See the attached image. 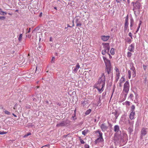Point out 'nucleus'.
<instances>
[{"instance_id":"1","label":"nucleus","mask_w":148,"mask_h":148,"mask_svg":"<svg viewBox=\"0 0 148 148\" xmlns=\"http://www.w3.org/2000/svg\"><path fill=\"white\" fill-rule=\"evenodd\" d=\"M105 77L104 74L102 73L101 77L99 78L98 83L96 85V88L100 92L103 90V88L105 86Z\"/></svg>"},{"instance_id":"2","label":"nucleus","mask_w":148,"mask_h":148,"mask_svg":"<svg viewBox=\"0 0 148 148\" xmlns=\"http://www.w3.org/2000/svg\"><path fill=\"white\" fill-rule=\"evenodd\" d=\"M103 58L106 66L105 72H107L108 74H109L110 73L112 69V66L110 61L104 56H103Z\"/></svg>"},{"instance_id":"3","label":"nucleus","mask_w":148,"mask_h":148,"mask_svg":"<svg viewBox=\"0 0 148 148\" xmlns=\"http://www.w3.org/2000/svg\"><path fill=\"white\" fill-rule=\"evenodd\" d=\"M132 3L133 4V6L134 7L133 10L134 11L135 10H139L140 7V3L137 1L135 3L132 2Z\"/></svg>"},{"instance_id":"4","label":"nucleus","mask_w":148,"mask_h":148,"mask_svg":"<svg viewBox=\"0 0 148 148\" xmlns=\"http://www.w3.org/2000/svg\"><path fill=\"white\" fill-rule=\"evenodd\" d=\"M130 88V85L129 82L128 81H127L124 85V88L123 90V91H125L127 92L129 91Z\"/></svg>"},{"instance_id":"5","label":"nucleus","mask_w":148,"mask_h":148,"mask_svg":"<svg viewBox=\"0 0 148 148\" xmlns=\"http://www.w3.org/2000/svg\"><path fill=\"white\" fill-rule=\"evenodd\" d=\"M129 24L128 23V16L127 15L125 17V23L124 25V30L125 31L127 29Z\"/></svg>"},{"instance_id":"6","label":"nucleus","mask_w":148,"mask_h":148,"mask_svg":"<svg viewBox=\"0 0 148 148\" xmlns=\"http://www.w3.org/2000/svg\"><path fill=\"white\" fill-rule=\"evenodd\" d=\"M99 137L95 140V141L96 143L98 142H102L103 141V139L102 137V133L101 132L99 133Z\"/></svg>"},{"instance_id":"7","label":"nucleus","mask_w":148,"mask_h":148,"mask_svg":"<svg viewBox=\"0 0 148 148\" xmlns=\"http://www.w3.org/2000/svg\"><path fill=\"white\" fill-rule=\"evenodd\" d=\"M102 45H103L104 50H106L107 51V53L109 52L110 49L109 44V43H103Z\"/></svg>"},{"instance_id":"8","label":"nucleus","mask_w":148,"mask_h":148,"mask_svg":"<svg viewBox=\"0 0 148 148\" xmlns=\"http://www.w3.org/2000/svg\"><path fill=\"white\" fill-rule=\"evenodd\" d=\"M114 131L117 133L119 135H120L121 134V132L120 130V128L119 125H115L114 127Z\"/></svg>"},{"instance_id":"9","label":"nucleus","mask_w":148,"mask_h":148,"mask_svg":"<svg viewBox=\"0 0 148 148\" xmlns=\"http://www.w3.org/2000/svg\"><path fill=\"white\" fill-rule=\"evenodd\" d=\"M80 66L78 63L76 65L75 67H73V72L74 73L77 72L78 69L79 68Z\"/></svg>"},{"instance_id":"10","label":"nucleus","mask_w":148,"mask_h":148,"mask_svg":"<svg viewBox=\"0 0 148 148\" xmlns=\"http://www.w3.org/2000/svg\"><path fill=\"white\" fill-rule=\"evenodd\" d=\"M147 128H143L141 131V135L142 136H144L147 134Z\"/></svg>"},{"instance_id":"11","label":"nucleus","mask_w":148,"mask_h":148,"mask_svg":"<svg viewBox=\"0 0 148 148\" xmlns=\"http://www.w3.org/2000/svg\"><path fill=\"white\" fill-rule=\"evenodd\" d=\"M130 70L132 71V76L133 77H134L136 76L135 69L133 66V64H132V66L130 68Z\"/></svg>"},{"instance_id":"12","label":"nucleus","mask_w":148,"mask_h":148,"mask_svg":"<svg viewBox=\"0 0 148 148\" xmlns=\"http://www.w3.org/2000/svg\"><path fill=\"white\" fill-rule=\"evenodd\" d=\"M67 123L65 121H63L60 123L56 125L57 127L64 126L66 125Z\"/></svg>"},{"instance_id":"13","label":"nucleus","mask_w":148,"mask_h":148,"mask_svg":"<svg viewBox=\"0 0 148 148\" xmlns=\"http://www.w3.org/2000/svg\"><path fill=\"white\" fill-rule=\"evenodd\" d=\"M110 36H101V39L104 41H106L108 40L110 38Z\"/></svg>"},{"instance_id":"14","label":"nucleus","mask_w":148,"mask_h":148,"mask_svg":"<svg viewBox=\"0 0 148 148\" xmlns=\"http://www.w3.org/2000/svg\"><path fill=\"white\" fill-rule=\"evenodd\" d=\"M100 127L103 131H104L105 130H106L108 128V127L105 123L102 124L101 125Z\"/></svg>"},{"instance_id":"15","label":"nucleus","mask_w":148,"mask_h":148,"mask_svg":"<svg viewBox=\"0 0 148 148\" xmlns=\"http://www.w3.org/2000/svg\"><path fill=\"white\" fill-rule=\"evenodd\" d=\"M135 113V112H131L130 115V118L131 120H132L134 119V116Z\"/></svg>"},{"instance_id":"16","label":"nucleus","mask_w":148,"mask_h":148,"mask_svg":"<svg viewBox=\"0 0 148 148\" xmlns=\"http://www.w3.org/2000/svg\"><path fill=\"white\" fill-rule=\"evenodd\" d=\"M125 79L123 77H122L120 80L119 86L120 87H121L122 86V84L125 81Z\"/></svg>"},{"instance_id":"17","label":"nucleus","mask_w":148,"mask_h":148,"mask_svg":"<svg viewBox=\"0 0 148 148\" xmlns=\"http://www.w3.org/2000/svg\"><path fill=\"white\" fill-rule=\"evenodd\" d=\"M134 23V21L133 18H132L130 19V26L131 28L133 25Z\"/></svg>"},{"instance_id":"18","label":"nucleus","mask_w":148,"mask_h":148,"mask_svg":"<svg viewBox=\"0 0 148 148\" xmlns=\"http://www.w3.org/2000/svg\"><path fill=\"white\" fill-rule=\"evenodd\" d=\"M88 132V129H86L83 131L82 132V134L84 136H85L87 133Z\"/></svg>"},{"instance_id":"19","label":"nucleus","mask_w":148,"mask_h":148,"mask_svg":"<svg viewBox=\"0 0 148 148\" xmlns=\"http://www.w3.org/2000/svg\"><path fill=\"white\" fill-rule=\"evenodd\" d=\"M133 131V129L132 127H130L128 128V131L129 133L130 134Z\"/></svg>"},{"instance_id":"20","label":"nucleus","mask_w":148,"mask_h":148,"mask_svg":"<svg viewBox=\"0 0 148 148\" xmlns=\"http://www.w3.org/2000/svg\"><path fill=\"white\" fill-rule=\"evenodd\" d=\"M91 111V109H89L88 110H87L85 112V115H87L89 114Z\"/></svg>"},{"instance_id":"21","label":"nucleus","mask_w":148,"mask_h":148,"mask_svg":"<svg viewBox=\"0 0 148 148\" xmlns=\"http://www.w3.org/2000/svg\"><path fill=\"white\" fill-rule=\"evenodd\" d=\"M119 74H120V73H117L116 74V82H117L119 79Z\"/></svg>"},{"instance_id":"22","label":"nucleus","mask_w":148,"mask_h":148,"mask_svg":"<svg viewBox=\"0 0 148 148\" xmlns=\"http://www.w3.org/2000/svg\"><path fill=\"white\" fill-rule=\"evenodd\" d=\"M135 106L134 105H132L131 107V112H135Z\"/></svg>"},{"instance_id":"23","label":"nucleus","mask_w":148,"mask_h":148,"mask_svg":"<svg viewBox=\"0 0 148 148\" xmlns=\"http://www.w3.org/2000/svg\"><path fill=\"white\" fill-rule=\"evenodd\" d=\"M123 92H124V100H125L127 95L128 93V91H127V92H126L125 91H123Z\"/></svg>"},{"instance_id":"24","label":"nucleus","mask_w":148,"mask_h":148,"mask_svg":"<svg viewBox=\"0 0 148 148\" xmlns=\"http://www.w3.org/2000/svg\"><path fill=\"white\" fill-rule=\"evenodd\" d=\"M7 14V13L5 12H3L2 11H0V14L2 15H6Z\"/></svg>"},{"instance_id":"25","label":"nucleus","mask_w":148,"mask_h":148,"mask_svg":"<svg viewBox=\"0 0 148 148\" xmlns=\"http://www.w3.org/2000/svg\"><path fill=\"white\" fill-rule=\"evenodd\" d=\"M110 52L112 55H114V49L112 48L111 49Z\"/></svg>"},{"instance_id":"26","label":"nucleus","mask_w":148,"mask_h":148,"mask_svg":"<svg viewBox=\"0 0 148 148\" xmlns=\"http://www.w3.org/2000/svg\"><path fill=\"white\" fill-rule=\"evenodd\" d=\"M107 53V51L106 50H103L102 51V53L103 55H105Z\"/></svg>"},{"instance_id":"27","label":"nucleus","mask_w":148,"mask_h":148,"mask_svg":"<svg viewBox=\"0 0 148 148\" xmlns=\"http://www.w3.org/2000/svg\"><path fill=\"white\" fill-rule=\"evenodd\" d=\"M22 34H21L19 36V37L18 38V40L19 41H21L22 39Z\"/></svg>"},{"instance_id":"28","label":"nucleus","mask_w":148,"mask_h":148,"mask_svg":"<svg viewBox=\"0 0 148 148\" xmlns=\"http://www.w3.org/2000/svg\"><path fill=\"white\" fill-rule=\"evenodd\" d=\"M131 72L130 70H129L128 71V78L129 79L131 77Z\"/></svg>"},{"instance_id":"29","label":"nucleus","mask_w":148,"mask_h":148,"mask_svg":"<svg viewBox=\"0 0 148 148\" xmlns=\"http://www.w3.org/2000/svg\"><path fill=\"white\" fill-rule=\"evenodd\" d=\"M134 49L132 48L131 47H129L128 48V50L130 51H133V50H134Z\"/></svg>"},{"instance_id":"30","label":"nucleus","mask_w":148,"mask_h":148,"mask_svg":"<svg viewBox=\"0 0 148 148\" xmlns=\"http://www.w3.org/2000/svg\"><path fill=\"white\" fill-rule=\"evenodd\" d=\"M132 53H131L129 52H128L127 53V56L128 57H130L131 56Z\"/></svg>"},{"instance_id":"31","label":"nucleus","mask_w":148,"mask_h":148,"mask_svg":"<svg viewBox=\"0 0 148 148\" xmlns=\"http://www.w3.org/2000/svg\"><path fill=\"white\" fill-rule=\"evenodd\" d=\"M4 112H5V113L7 114L10 115V112L6 110H5L4 111Z\"/></svg>"},{"instance_id":"32","label":"nucleus","mask_w":148,"mask_h":148,"mask_svg":"<svg viewBox=\"0 0 148 148\" xmlns=\"http://www.w3.org/2000/svg\"><path fill=\"white\" fill-rule=\"evenodd\" d=\"M82 25V23L79 22L78 23H77L76 26H81Z\"/></svg>"},{"instance_id":"33","label":"nucleus","mask_w":148,"mask_h":148,"mask_svg":"<svg viewBox=\"0 0 148 148\" xmlns=\"http://www.w3.org/2000/svg\"><path fill=\"white\" fill-rule=\"evenodd\" d=\"M87 103V101H84L82 103V104L83 105V106H84Z\"/></svg>"},{"instance_id":"34","label":"nucleus","mask_w":148,"mask_h":148,"mask_svg":"<svg viewBox=\"0 0 148 148\" xmlns=\"http://www.w3.org/2000/svg\"><path fill=\"white\" fill-rule=\"evenodd\" d=\"M127 41L128 42L130 43L131 41V40L129 38H128L127 39Z\"/></svg>"},{"instance_id":"35","label":"nucleus","mask_w":148,"mask_h":148,"mask_svg":"<svg viewBox=\"0 0 148 148\" xmlns=\"http://www.w3.org/2000/svg\"><path fill=\"white\" fill-rule=\"evenodd\" d=\"M6 133V132H1L0 131V134L3 135L4 134H5Z\"/></svg>"},{"instance_id":"36","label":"nucleus","mask_w":148,"mask_h":148,"mask_svg":"<svg viewBox=\"0 0 148 148\" xmlns=\"http://www.w3.org/2000/svg\"><path fill=\"white\" fill-rule=\"evenodd\" d=\"M85 148H89V146L88 145L86 144L84 145Z\"/></svg>"},{"instance_id":"37","label":"nucleus","mask_w":148,"mask_h":148,"mask_svg":"<svg viewBox=\"0 0 148 148\" xmlns=\"http://www.w3.org/2000/svg\"><path fill=\"white\" fill-rule=\"evenodd\" d=\"M125 104L126 105H127L129 106L130 105V102L128 101H126L125 102Z\"/></svg>"},{"instance_id":"38","label":"nucleus","mask_w":148,"mask_h":148,"mask_svg":"<svg viewBox=\"0 0 148 148\" xmlns=\"http://www.w3.org/2000/svg\"><path fill=\"white\" fill-rule=\"evenodd\" d=\"M38 49L40 51V50H42V49L41 48V46L40 45H39V46L38 48Z\"/></svg>"},{"instance_id":"39","label":"nucleus","mask_w":148,"mask_h":148,"mask_svg":"<svg viewBox=\"0 0 148 148\" xmlns=\"http://www.w3.org/2000/svg\"><path fill=\"white\" fill-rule=\"evenodd\" d=\"M5 18V16H0V19L3 20Z\"/></svg>"},{"instance_id":"40","label":"nucleus","mask_w":148,"mask_h":148,"mask_svg":"<svg viewBox=\"0 0 148 148\" xmlns=\"http://www.w3.org/2000/svg\"><path fill=\"white\" fill-rule=\"evenodd\" d=\"M55 58L54 57H53L51 59V63H53L54 62L53 60H54Z\"/></svg>"},{"instance_id":"41","label":"nucleus","mask_w":148,"mask_h":148,"mask_svg":"<svg viewBox=\"0 0 148 148\" xmlns=\"http://www.w3.org/2000/svg\"><path fill=\"white\" fill-rule=\"evenodd\" d=\"M130 47H131L132 48L134 49V45L132 44L130 45Z\"/></svg>"},{"instance_id":"42","label":"nucleus","mask_w":148,"mask_h":148,"mask_svg":"<svg viewBox=\"0 0 148 148\" xmlns=\"http://www.w3.org/2000/svg\"><path fill=\"white\" fill-rule=\"evenodd\" d=\"M133 97V95L132 94H130L129 97H130L131 99H132V98Z\"/></svg>"},{"instance_id":"43","label":"nucleus","mask_w":148,"mask_h":148,"mask_svg":"<svg viewBox=\"0 0 148 148\" xmlns=\"http://www.w3.org/2000/svg\"><path fill=\"white\" fill-rule=\"evenodd\" d=\"M49 145H49V144H47V145H44V146H42L41 148H43V147H49Z\"/></svg>"},{"instance_id":"44","label":"nucleus","mask_w":148,"mask_h":148,"mask_svg":"<svg viewBox=\"0 0 148 148\" xmlns=\"http://www.w3.org/2000/svg\"><path fill=\"white\" fill-rule=\"evenodd\" d=\"M129 35L130 36L132 39V34L131 32H130L129 33Z\"/></svg>"},{"instance_id":"45","label":"nucleus","mask_w":148,"mask_h":148,"mask_svg":"<svg viewBox=\"0 0 148 148\" xmlns=\"http://www.w3.org/2000/svg\"><path fill=\"white\" fill-rule=\"evenodd\" d=\"M80 141L82 144H84L85 143L84 141L82 139Z\"/></svg>"},{"instance_id":"46","label":"nucleus","mask_w":148,"mask_h":148,"mask_svg":"<svg viewBox=\"0 0 148 148\" xmlns=\"http://www.w3.org/2000/svg\"><path fill=\"white\" fill-rule=\"evenodd\" d=\"M31 135V133L30 132H29V133H28L27 135H25L24 136V137H25L26 136H28L29 135Z\"/></svg>"},{"instance_id":"47","label":"nucleus","mask_w":148,"mask_h":148,"mask_svg":"<svg viewBox=\"0 0 148 148\" xmlns=\"http://www.w3.org/2000/svg\"><path fill=\"white\" fill-rule=\"evenodd\" d=\"M122 0H116V1L117 3H120L121 1H121Z\"/></svg>"},{"instance_id":"48","label":"nucleus","mask_w":148,"mask_h":148,"mask_svg":"<svg viewBox=\"0 0 148 148\" xmlns=\"http://www.w3.org/2000/svg\"><path fill=\"white\" fill-rule=\"evenodd\" d=\"M30 30H31L30 28H29L27 32V33H29L30 31Z\"/></svg>"},{"instance_id":"49","label":"nucleus","mask_w":148,"mask_h":148,"mask_svg":"<svg viewBox=\"0 0 148 148\" xmlns=\"http://www.w3.org/2000/svg\"><path fill=\"white\" fill-rule=\"evenodd\" d=\"M75 22L76 23H78V19H77V18H75Z\"/></svg>"},{"instance_id":"50","label":"nucleus","mask_w":148,"mask_h":148,"mask_svg":"<svg viewBox=\"0 0 148 148\" xmlns=\"http://www.w3.org/2000/svg\"><path fill=\"white\" fill-rule=\"evenodd\" d=\"M142 23V22L141 21H140V23L139 24L138 26H140V25H141Z\"/></svg>"},{"instance_id":"51","label":"nucleus","mask_w":148,"mask_h":148,"mask_svg":"<svg viewBox=\"0 0 148 148\" xmlns=\"http://www.w3.org/2000/svg\"><path fill=\"white\" fill-rule=\"evenodd\" d=\"M114 114H115V117H116V119L117 118V117H118V116L117 115V116L116 115V113H114Z\"/></svg>"},{"instance_id":"52","label":"nucleus","mask_w":148,"mask_h":148,"mask_svg":"<svg viewBox=\"0 0 148 148\" xmlns=\"http://www.w3.org/2000/svg\"><path fill=\"white\" fill-rule=\"evenodd\" d=\"M32 75H29V76H28V78H31L32 77Z\"/></svg>"},{"instance_id":"53","label":"nucleus","mask_w":148,"mask_h":148,"mask_svg":"<svg viewBox=\"0 0 148 148\" xmlns=\"http://www.w3.org/2000/svg\"><path fill=\"white\" fill-rule=\"evenodd\" d=\"M116 71L117 72V73H120L119 70L117 69H116Z\"/></svg>"},{"instance_id":"54","label":"nucleus","mask_w":148,"mask_h":148,"mask_svg":"<svg viewBox=\"0 0 148 148\" xmlns=\"http://www.w3.org/2000/svg\"><path fill=\"white\" fill-rule=\"evenodd\" d=\"M101 132H100V131H99V130H97V131H96V133H99H99H101Z\"/></svg>"},{"instance_id":"55","label":"nucleus","mask_w":148,"mask_h":148,"mask_svg":"<svg viewBox=\"0 0 148 148\" xmlns=\"http://www.w3.org/2000/svg\"><path fill=\"white\" fill-rule=\"evenodd\" d=\"M99 88H100V89H101V88L102 87V86H101V85L100 84V85H99Z\"/></svg>"},{"instance_id":"56","label":"nucleus","mask_w":148,"mask_h":148,"mask_svg":"<svg viewBox=\"0 0 148 148\" xmlns=\"http://www.w3.org/2000/svg\"><path fill=\"white\" fill-rule=\"evenodd\" d=\"M49 41H52V37H50V40H49Z\"/></svg>"},{"instance_id":"57","label":"nucleus","mask_w":148,"mask_h":148,"mask_svg":"<svg viewBox=\"0 0 148 148\" xmlns=\"http://www.w3.org/2000/svg\"><path fill=\"white\" fill-rule=\"evenodd\" d=\"M108 53V55H109V56L110 58H112V57L110 55V54L109 53Z\"/></svg>"},{"instance_id":"58","label":"nucleus","mask_w":148,"mask_h":148,"mask_svg":"<svg viewBox=\"0 0 148 148\" xmlns=\"http://www.w3.org/2000/svg\"><path fill=\"white\" fill-rule=\"evenodd\" d=\"M99 103H100L101 102V99H100V98H99Z\"/></svg>"},{"instance_id":"59","label":"nucleus","mask_w":148,"mask_h":148,"mask_svg":"<svg viewBox=\"0 0 148 148\" xmlns=\"http://www.w3.org/2000/svg\"><path fill=\"white\" fill-rule=\"evenodd\" d=\"M79 140H82V139H81V137H80V136H79Z\"/></svg>"},{"instance_id":"60","label":"nucleus","mask_w":148,"mask_h":148,"mask_svg":"<svg viewBox=\"0 0 148 148\" xmlns=\"http://www.w3.org/2000/svg\"><path fill=\"white\" fill-rule=\"evenodd\" d=\"M139 29H138V28H137V30L136 31V32L137 33L138 32V30H139Z\"/></svg>"},{"instance_id":"61","label":"nucleus","mask_w":148,"mask_h":148,"mask_svg":"<svg viewBox=\"0 0 148 148\" xmlns=\"http://www.w3.org/2000/svg\"><path fill=\"white\" fill-rule=\"evenodd\" d=\"M12 115H14L15 117H16V116L15 114H14V113L12 114Z\"/></svg>"},{"instance_id":"62","label":"nucleus","mask_w":148,"mask_h":148,"mask_svg":"<svg viewBox=\"0 0 148 148\" xmlns=\"http://www.w3.org/2000/svg\"><path fill=\"white\" fill-rule=\"evenodd\" d=\"M127 2L128 3H129L130 2V0H127Z\"/></svg>"},{"instance_id":"63","label":"nucleus","mask_w":148,"mask_h":148,"mask_svg":"<svg viewBox=\"0 0 148 148\" xmlns=\"http://www.w3.org/2000/svg\"><path fill=\"white\" fill-rule=\"evenodd\" d=\"M37 66H36V72L37 71Z\"/></svg>"},{"instance_id":"64","label":"nucleus","mask_w":148,"mask_h":148,"mask_svg":"<svg viewBox=\"0 0 148 148\" xmlns=\"http://www.w3.org/2000/svg\"><path fill=\"white\" fill-rule=\"evenodd\" d=\"M54 8L55 9H56V10H57V7H54Z\"/></svg>"}]
</instances>
